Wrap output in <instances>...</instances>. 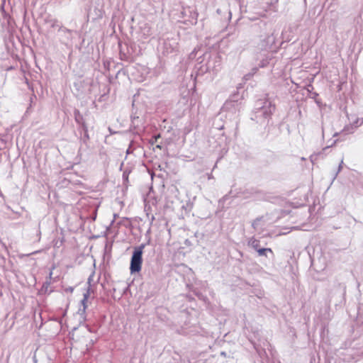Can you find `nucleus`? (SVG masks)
<instances>
[{"label": "nucleus", "mask_w": 363, "mask_h": 363, "mask_svg": "<svg viewBox=\"0 0 363 363\" xmlns=\"http://www.w3.org/2000/svg\"><path fill=\"white\" fill-rule=\"evenodd\" d=\"M220 66V59L217 55H213L210 52H205L198 58V62L196 67L198 72L203 74L206 72H216Z\"/></svg>", "instance_id": "nucleus-1"}, {"label": "nucleus", "mask_w": 363, "mask_h": 363, "mask_svg": "<svg viewBox=\"0 0 363 363\" xmlns=\"http://www.w3.org/2000/svg\"><path fill=\"white\" fill-rule=\"evenodd\" d=\"M256 118H269L275 111V105L267 99H259L255 104Z\"/></svg>", "instance_id": "nucleus-2"}, {"label": "nucleus", "mask_w": 363, "mask_h": 363, "mask_svg": "<svg viewBox=\"0 0 363 363\" xmlns=\"http://www.w3.org/2000/svg\"><path fill=\"white\" fill-rule=\"evenodd\" d=\"M145 245L143 244L140 246L135 247L130 259V270L131 274L139 272L141 270L143 262V251Z\"/></svg>", "instance_id": "nucleus-3"}, {"label": "nucleus", "mask_w": 363, "mask_h": 363, "mask_svg": "<svg viewBox=\"0 0 363 363\" xmlns=\"http://www.w3.org/2000/svg\"><path fill=\"white\" fill-rule=\"evenodd\" d=\"M275 40L276 38L273 33L268 34L260 40L258 48L259 49L266 52L272 48V46L275 43Z\"/></svg>", "instance_id": "nucleus-4"}, {"label": "nucleus", "mask_w": 363, "mask_h": 363, "mask_svg": "<svg viewBox=\"0 0 363 363\" xmlns=\"http://www.w3.org/2000/svg\"><path fill=\"white\" fill-rule=\"evenodd\" d=\"M177 50V43L174 40H166L163 43L162 53L169 55Z\"/></svg>", "instance_id": "nucleus-5"}, {"label": "nucleus", "mask_w": 363, "mask_h": 363, "mask_svg": "<svg viewBox=\"0 0 363 363\" xmlns=\"http://www.w3.org/2000/svg\"><path fill=\"white\" fill-rule=\"evenodd\" d=\"M248 245L251 247L253 250L255 251H257L259 249L261 248L260 247V242L259 240H257L254 238H252L248 241Z\"/></svg>", "instance_id": "nucleus-6"}, {"label": "nucleus", "mask_w": 363, "mask_h": 363, "mask_svg": "<svg viewBox=\"0 0 363 363\" xmlns=\"http://www.w3.org/2000/svg\"><path fill=\"white\" fill-rule=\"evenodd\" d=\"M239 99V95L238 94H232L230 96V99L229 100H228L224 106H223V108H228L232 103H234V102H237Z\"/></svg>", "instance_id": "nucleus-7"}, {"label": "nucleus", "mask_w": 363, "mask_h": 363, "mask_svg": "<svg viewBox=\"0 0 363 363\" xmlns=\"http://www.w3.org/2000/svg\"><path fill=\"white\" fill-rule=\"evenodd\" d=\"M258 256L259 257H267V253L269 252L271 254H273V252L271 248H264L261 247L257 251Z\"/></svg>", "instance_id": "nucleus-8"}, {"label": "nucleus", "mask_w": 363, "mask_h": 363, "mask_svg": "<svg viewBox=\"0 0 363 363\" xmlns=\"http://www.w3.org/2000/svg\"><path fill=\"white\" fill-rule=\"evenodd\" d=\"M264 57L260 60V62L258 64L259 67H264L269 64V61L270 60L269 56H267L264 53L263 55Z\"/></svg>", "instance_id": "nucleus-9"}, {"label": "nucleus", "mask_w": 363, "mask_h": 363, "mask_svg": "<svg viewBox=\"0 0 363 363\" xmlns=\"http://www.w3.org/2000/svg\"><path fill=\"white\" fill-rule=\"evenodd\" d=\"M252 73H249V74L245 75L244 78L245 80H248L257 71V68L255 67L252 69Z\"/></svg>", "instance_id": "nucleus-10"}, {"label": "nucleus", "mask_w": 363, "mask_h": 363, "mask_svg": "<svg viewBox=\"0 0 363 363\" xmlns=\"http://www.w3.org/2000/svg\"><path fill=\"white\" fill-rule=\"evenodd\" d=\"M90 295V289L89 288L87 291L83 294V302H87L89 296Z\"/></svg>", "instance_id": "nucleus-11"}, {"label": "nucleus", "mask_w": 363, "mask_h": 363, "mask_svg": "<svg viewBox=\"0 0 363 363\" xmlns=\"http://www.w3.org/2000/svg\"><path fill=\"white\" fill-rule=\"evenodd\" d=\"M197 52H198L197 48H194V50L189 54V59L190 60L194 59L196 56Z\"/></svg>", "instance_id": "nucleus-12"}, {"label": "nucleus", "mask_w": 363, "mask_h": 363, "mask_svg": "<svg viewBox=\"0 0 363 363\" xmlns=\"http://www.w3.org/2000/svg\"><path fill=\"white\" fill-rule=\"evenodd\" d=\"M81 303L83 306V308L82 309H79V311H82V313H85V311H86V308L87 307L86 306V302H83V299L81 301Z\"/></svg>", "instance_id": "nucleus-13"}, {"label": "nucleus", "mask_w": 363, "mask_h": 363, "mask_svg": "<svg viewBox=\"0 0 363 363\" xmlns=\"http://www.w3.org/2000/svg\"><path fill=\"white\" fill-rule=\"evenodd\" d=\"M133 152V143H131L128 147V148L127 149V151H126V153L127 154H130Z\"/></svg>", "instance_id": "nucleus-14"}, {"label": "nucleus", "mask_w": 363, "mask_h": 363, "mask_svg": "<svg viewBox=\"0 0 363 363\" xmlns=\"http://www.w3.org/2000/svg\"><path fill=\"white\" fill-rule=\"evenodd\" d=\"M342 164H343V160H341L340 164H339L338 170H337V173H336V174H335V177H336V176H337V174L339 173V172L341 170L342 167ZM335 177H334V179H335Z\"/></svg>", "instance_id": "nucleus-15"}, {"label": "nucleus", "mask_w": 363, "mask_h": 363, "mask_svg": "<svg viewBox=\"0 0 363 363\" xmlns=\"http://www.w3.org/2000/svg\"><path fill=\"white\" fill-rule=\"evenodd\" d=\"M159 138H160V135H157L155 136V138H154L155 141H152V143H155V142H157V139Z\"/></svg>", "instance_id": "nucleus-16"}, {"label": "nucleus", "mask_w": 363, "mask_h": 363, "mask_svg": "<svg viewBox=\"0 0 363 363\" xmlns=\"http://www.w3.org/2000/svg\"><path fill=\"white\" fill-rule=\"evenodd\" d=\"M213 178V175L211 174H208V179H211Z\"/></svg>", "instance_id": "nucleus-17"}, {"label": "nucleus", "mask_w": 363, "mask_h": 363, "mask_svg": "<svg viewBox=\"0 0 363 363\" xmlns=\"http://www.w3.org/2000/svg\"><path fill=\"white\" fill-rule=\"evenodd\" d=\"M220 354H221V355H223V356H225V355H226L225 352H222L220 353Z\"/></svg>", "instance_id": "nucleus-18"}, {"label": "nucleus", "mask_w": 363, "mask_h": 363, "mask_svg": "<svg viewBox=\"0 0 363 363\" xmlns=\"http://www.w3.org/2000/svg\"><path fill=\"white\" fill-rule=\"evenodd\" d=\"M87 328L89 332H92V330L89 327L87 326Z\"/></svg>", "instance_id": "nucleus-19"}, {"label": "nucleus", "mask_w": 363, "mask_h": 363, "mask_svg": "<svg viewBox=\"0 0 363 363\" xmlns=\"http://www.w3.org/2000/svg\"><path fill=\"white\" fill-rule=\"evenodd\" d=\"M328 148H329V146L325 147V148H323V150H326V149H328Z\"/></svg>", "instance_id": "nucleus-20"}, {"label": "nucleus", "mask_w": 363, "mask_h": 363, "mask_svg": "<svg viewBox=\"0 0 363 363\" xmlns=\"http://www.w3.org/2000/svg\"><path fill=\"white\" fill-rule=\"evenodd\" d=\"M337 135H338V133H335L334 134V135H333V136H334V137H335V136H337Z\"/></svg>", "instance_id": "nucleus-21"}, {"label": "nucleus", "mask_w": 363, "mask_h": 363, "mask_svg": "<svg viewBox=\"0 0 363 363\" xmlns=\"http://www.w3.org/2000/svg\"><path fill=\"white\" fill-rule=\"evenodd\" d=\"M147 35H150V33H149V28H147Z\"/></svg>", "instance_id": "nucleus-22"}, {"label": "nucleus", "mask_w": 363, "mask_h": 363, "mask_svg": "<svg viewBox=\"0 0 363 363\" xmlns=\"http://www.w3.org/2000/svg\"><path fill=\"white\" fill-rule=\"evenodd\" d=\"M157 147H158V148H161V146H160V145H157Z\"/></svg>", "instance_id": "nucleus-23"}, {"label": "nucleus", "mask_w": 363, "mask_h": 363, "mask_svg": "<svg viewBox=\"0 0 363 363\" xmlns=\"http://www.w3.org/2000/svg\"><path fill=\"white\" fill-rule=\"evenodd\" d=\"M362 123H363V118H362V122H361V124H362Z\"/></svg>", "instance_id": "nucleus-24"}]
</instances>
